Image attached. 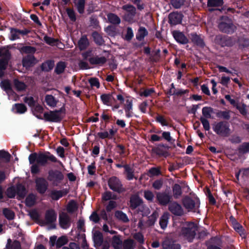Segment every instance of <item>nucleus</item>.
Instances as JSON below:
<instances>
[{
	"mask_svg": "<svg viewBox=\"0 0 249 249\" xmlns=\"http://www.w3.org/2000/svg\"><path fill=\"white\" fill-rule=\"evenodd\" d=\"M143 202L142 200L138 195H133L130 198L129 207L132 210L136 209Z\"/></svg>",
	"mask_w": 249,
	"mask_h": 249,
	"instance_id": "obj_22",
	"label": "nucleus"
},
{
	"mask_svg": "<svg viewBox=\"0 0 249 249\" xmlns=\"http://www.w3.org/2000/svg\"><path fill=\"white\" fill-rule=\"evenodd\" d=\"M172 214L177 216H181L184 214L181 205L175 201H172Z\"/></svg>",
	"mask_w": 249,
	"mask_h": 249,
	"instance_id": "obj_28",
	"label": "nucleus"
},
{
	"mask_svg": "<svg viewBox=\"0 0 249 249\" xmlns=\"http://www.w3.org/2000/svg\"><path fill=\"white\" fill-rule=\"evenodd\" d=\"M132 100L129 99L126 100V103L124 105V109L127 118H130L132 117V112L131 111L132 109Z\"/></svg>",
	"mask_w": 249,
	"mask_h": 249,
	"instance_id": "obj_38",
	"label": "nucleus"
},
{
	"mask_svg": "<svg viewBox=\"0 0 249 249\" xmlns=\"http://www.w3.org/2000/svg\"><path fill=\"white\" fill-rule=\"evenodd\" d=\"M11 56V53L9 50H6L4 51L3 56L0 59V70L4 71L6 69Z\"/></svg>",
	"mask_w": 249,
	"mask_h": 249,
	"instance_id": "obj_19",
	"label": "nucleus"
},
{
	"mask_svg": "<svg viewBox=\"0 0 249 249\" xmlns=\"http://www.w3.org/2000/svg\"><path fill=\"white\" fill-rule=\"evenodd\" d=\"M45 101L48 106L51 107H55L58 100H56L53 96L51 94H47L45 97Z\"/></svg>",
	"mask_w": 249,
	"mask_h": 249,
	"instance_id": "obj_35",
	"label": "nucleus"
},
{
	"mask_svg": "<svg viewBox=\"0 0 249 249\" xmlns=\"http://www.w3.org/2000/svg\"><path fill=\"white\" fill-rule=\"evenodd\" d=\"M239 47L241 49L247 48L249 46V39L244 37H241L238 39Z\"/></svg>",
	"mask_w": 249,
	"mask_h": 249,
	"instance_id": "obj_61",
	"label": "nucleus"
},
{
	"mask_svg": "<svg viewBox=\"0 0 249 249\" xmlns=\"http://www.w3.org/2000/svg\"><path fill=\"white\" fill-rule=\"evenodd\" d=\"M190 36L192 42L194 44L201 48L205 46V42L203 39L201 37L200 35H197L196 33H192Z\"/></svg>",
	"mask_w": 249,
	"mask_h": 249,
	"instance_id": "obj_21",
	"label": "nucleus"
},
{
	"mask_svg": "<svg viewBox=\"0 0 249 249\" xmlns=\"http://www.w3.org/2000/svg\"><path fill=\"white\" fill-rule=\"evenodd\" d=\"M100 98L104 105L108 106L112 98V95L110 94H103L101 95Z\"/></svg>",
	"mask_w": 249,
	"mask_h": 249,
	"instance_id": "obj_59",
	"label": "nucleus"
},
{
	"mask_svg": "<svg viewBox=\"0 0 249 249\" xmlns=\"http://www.w3.org/2000/svg\"><path fill=\"white\" fill-rule=\"evenodd\" d=\"M29 163L32 164L31 167V172L32 174H38L40 170L39 165L44 166L49 164V161L62 164L57 158L50 152H39L31 153L28 157Z\"/></svg>",
	"mask_w": 249,
	"mask_h": 249,
	"instance_id": "obj_1",
	"label": "nucleus"
},
{
	"mask_svg": "<svg viewBox=\"0 0 249 249\" xmlns=\"http://www.w3.org/2000/svg\"><path fill=\"white\" fill-rule=\"evenodd\" d=\"M10 33L11 36L10 37V39L11 40H15L16 39L20 38V34L19 33V29L11 28Z\"/></svg>",
	"mask_w": 249,
	"mask_h": 249,
	"instance_id": "obj_58",
	"label": "nucleus"
},
{
	"mask_svg": "<svg viewBox=\"0 0 249 249\" xmlns=\"http://www.w3.org/2000/svg\"><path fill=\"white\" fill-rule=\"evenodd\" d=\"M172 36L176 41L181 44H186L189 42V39L183 32L178 30L172 32Z\"/></svg>",
	"mask_w": 249,
	"mask_h": 249,
	"instance_id": "obj_16",
	"label": "nucleus"
},
{
	"mask_svg": "<svg viewBox=\"0 0 249 249\" xmlns=\"http://www.w3.org/2000/svg\"><path fill=\"white\" fill-rule=\"evenodd\" d=\"M6 249H21L20 242L15 240L12 243L11 239L9 238L6 244Z\"/></svg>",
	"mask_w": 249,
	"mask_h": 249,
	"instance_id": "obj_36",
	"label": "nucleus"
},
{
	"mask_svg": "<svg viewBox=\"0 0 249 249\" xmlns=\"http://www.w3.org/2000/svg\"><path fill=\"white\" fill-rule=\"evenodd\" d=\"M108 185L111 190L119 194L126 191L125 188L123 187L121 181L115 176L111 177L108 179Z\"/></svg>",
	"mask_w": 249,
	"mask_h": 249,
	"instance_id": "obj_8",
	"label": "nucleus"
},
{
	"mask_svg": "<svg viewBox=\"0 0 249 249\" xmlns=\"http://www.w3.org/2000/svg\"><path fill=\"white\" fill-rule=\"evenodd\" d=\"M170 197L169 195L161 193H157L155 202L159 203L160 205H166L170 202Z\"/></svg>",
	"mask_w": 249,
	"mask_h": 249,
	"instance_id": "obj_20",
	"label": "nucleus"
},
{
	"mask_svg": "<svg viewBox=\"0 0 249 249\" xmlns=\"http://www.w3.org/2000/svg\"><path fill=\"white\" fill-rule=\"evenodd\" d=\"M168 218V214L167 213H164L160 218L159 223L162 229H164L167 227Z\"/></svg>",
	"mask_w": 249,
	"mask_h": 249,
	"instance_id": "obj_57",
	"label": "nucleus"
},
{
	"mask_svg": "<svg viewBox=\"0 0 249 249\" xmlns=\"http://www.w3.org/2000/svg\"><path fill=\"white\" fill-rule=\"evenodd\" d=\"M59 222L60 227L63 228H66V226L70 224V217L65 213H62L59 216Z\"/></svg>",
	"mask_w": 249,
	"mask_h": 249,
	"instance_id": "obj_25",
	"label": "nucleus"
},
{
	"mask_svg": "<svg viewBox=\"0 0 249 249\" xmlns=\"http://www.w3.org/2000/svg\"><path fill=\"white\" fill-rule=\"evenodd\" d=\"M162 246L163 249H171V238L169 236H166L162 243Z\"/></svg>",
	"mask_w": 249,
	"mask_h": 249,
	"instance_id": "obj_64",
	"label": "nucleus"
},
{
	"mask_svg": "<svg viewBox=\"0 0 249 249\" xmlns=\"http://www.w3.org/2000/svg\"><path fill=\"white\" fill-rule=\"evenodd\" d=\"M91 36L95 43L99 46L103 45L105 41L102 36L97 31H95L92 33Z\"/></svg>",
	"mask_w": 249,
	"mask_h": 249,
	"instance_id": "obj_32",
	"label": "nucleus"
},
{
	"mask_svg": "<svg viewBox=\"0 0 249 249\" xmlns=\"http://www.w3.org/2000/svg\"><path fill=\"white\" fill-rule=\"evenodd\" d=\"M66 62L64 61H59L56 64L54 70V72L57 74H61L64 71V70L66 69Z\"/></svg>",
	"mask_w": 249,
	"mask_h": 249,
	"instance_id": "obj_43",
	"label": "nucleus"
},
{
	"mask_svg": "<svg viewBox=\"0 0 249 249\" xmlns=\"http://www.w3.org/2000/svg\"><path fill=\"white\" fill-rule=\"evenodd\" d=\"M239 155L249 153V142H244L237 147Z\"/></svg>",
	"mask_w": 249,
	"mask_h": 249,
	"instance_id": "obj_34",
	"label": "nucleus"
},
{
	"mask_svg": "<svg viewBox=\"0 0 249 249\" xmlns=\"http://www.w3.org/2000/svg\"><path fill=\"white\" fill-rule=\"evenodd\" d=\"M182 203L184 207L188 212L199 213L200 202L197 196L191 197L186 196L182 199Z\"/></svg>",
	"mask_w": 249,
	"mask_h": 249,
	"instance_id": "obj_3",
	"label": "nucleus"
},
{
	"mask_svg": "<svg viewBox=\"0 0 249 249\" xmlns=\"http://www.w3.org/2000/svg\"><path fill=\"white\" fill-rule=\"evenodd\" d=\"M229 122L226 121H221L213 124V130L220 137H228L231 132Z\"/></svg>",
	"mask_w": 249,
	"mask_h": 249,
	"instance_id": "obj_5",
	"label": "nucleus"
},
{
	"mask_svg": "<svg viewBox=\"0 0 249 249\" xmlns=\"http://www.w3.org/2000/svg\"><path fill=\"white\" fill-rule=\"evenodd\" d=\"M183 17L180 12H172V25L181 24Z\"/></svg>",
	"mask_w": 249,
	"mask_h": 249,
	"instance_id": "obj_37",
	"label": "nucleus"
},
{
	"mask_svg": "<svg viewBox=\"0 0 249 249\" xmlns=\"http://www.w3.org/2000/svg\"><path fill=\"white\" fill-rule=\"evenodd\" d=\"M124 173L126 174V179L128 180H131L135 178L134 169L129 164L125 166ZM135 178L137 179L136 178Z\"/></svg>",
	"mask_w": 249,
	"mask_h": 249,
	"instance_id": "obj_39",
	"label": "nucleus"
},
{
	"mask_svg": "<svg viewBox=\"0 0 249 249\" xmlns=\"http://www.w3.org/2000/svg\"><path fill=\"white\" fill-rule=\"evenodd\" d=\"M122 9L125 11L127 13H129L132 16H135L136 14V8L131 4H125L122 6Z\"/></svg>",
	"mask_w": 249,
	"mask_h": 249,
	"instance_id": "obj_49",
	"label": "nucleus"
},
{
	"mask_svg": "<svg viewBox=\"0 0 249 249\" xmlns=\"http://www.w3.org/2000/svg\"><path fill=\"white\" fill-rule=\"evenodd\" d=\"M68 239L66 236H61L57 239L56 235H53L50 237L49 244L51 247L56 246L57 249H59L64 245L67 244Z\"/></svg>",
	"mask_w": 249,
	"mask_h": 249,
	"instance_id": "obj_10",
	"label": "nucleus"
},
{
	"mask_svg": "<svg viewBox=\"0 0 249 249\" xmlns=\"http://www.w3.org/2000/svg\"><path fill=\"white\" fill-rule=\"evenodd\" d=\"M3 214L9 220L13 219L15 215L14 212L8 208H4L2 210Z\"/></svg>",
	"mask_w": 249,
	"mask_h": 249,
	"instance_id": "obj_53",
	"label": "nucleus"
},
{
	"mask_svg": "<svg viewBox=\"0 0 249 249\" xmlns=\"http://www.w3.org/2000/svg\"><path fill=\"white\" fill-rule=\"evenodd\" d=\"M115 217L124 223H127L129 221V219L126 214L121 211H117L115 213Z\"/></svg>",
	"mask_w": 249,
	"mask_h": 249,
	"instance_id": "obj_47",
	"label": "nucleus"
},
{
	"mask_svg": "<svg viewBox=\"0 0 249 249\" xmlns=\"http://www.w3.org/2000/svg\"><path fill=\"white\" fill-rule=\"evenodd\" d=\"M107 17L108 21L112 24L118 25L121 23L120 18L115 14L109 13L107 15Z\"/></svg>",
	"mask_w": 249,
	"mask_h": 249,
	"instance_id": "obj_41",
	"label": "nucleus"
},
{
	"mask_svg": "<svg viewBox=\"0 0 249 249\" xmlns=\"http://www.w3.org/2000/svg\"><path fill=\"white\" fill-rule=\"evenodd\" d=\"M93 238L94 243L99 246H101L103 243L104 239L103 234L100 231H95Z\"/></svg>",
	"mask_w": 249,
	"mask_h": 249,
	"instance_id": "obj_42",
	"label": "nucleus"
},
{
	"mask_svg": "<svg viewBox=\"0 0 249 249\" xmlns=\"http://www.w3.org/2000/svg\"><path fill=\"white\" fill-rule=\"evenodd\" d=\"M12 110L16 113L23 114L27 111V108L22 103H16L13 105Z\"/></svg>",
	"mask_w": 249,
	"mask_h": 249,
	"instance_id": "obj_29",
	"label": "nucleus"
},
{
	"mask_svg": "<svg viewBox=\"0 0 249 249\" xmlns=\"http://www.w3.org/2000/svg\"><path fill=\"white\" fill-rule=\"evenodd\" d=\"M77 209V206L75 202L72 200L68 203L67 210L68 213H73Z\"/></svg>",
	"mask_w": 249,
	"mask_h": 249,
	"instance_id": "obj_62",
	"label": "nucleus"
},
{
	"mask_svg": "<svg viewBox=\"0 0 249 249\" xmlns=\"http://www.w3.org/2000/svg\"><path fill=\"white\" fill-rule=\"evenodd\" d=\"M218 28L220 32L227 34H232L236 29L232 19L226 16L220 17Z\"/></svg>",
	"mask_w": 249,
	"mask_h": 249,
	"instance_id": "obj_2",
	"label": "nucleus"
},
{
	"mask_svg": "<svg viewBox=\"0 0 249 249\" xmlns=\"http://www.w3.org/2000/svg\"><path fill=\"white\" fill-rule=\"evenodd\" d=\"M54 66V61L48 60L42 63L40 66L41 70L42 71L49 72L51 71Z\"/></svg>",
	"mask_w": 249,
	"mask_h": 249,
	"instance_id": "obj_30",
	"label": "nucleus"
},
{
	"mask_svg": "<svg viewBox=\"0 0 249 249\" xmlns=\"http://www.w3.org/2000/svg\"><path fill=\"white\" fill-rule=\"evenodd\" d=\"M215 114L217 118L227 121L229 120L231 118L230 110L222 111L215 110Z\"/></svg>",
	"mask_w": 249,
	"mask_h": 249,
	"instance_id": "obj_33",
	"label": "nucleus"
},
{
	"mask_svg": "<svg viewBox=\"0 0 249 249\" xmlns=\"http://www.w3.org/2000/svg\"><path fill=\"white\" fill-rule=\"evenodd\" d=\"M14 85L18 91H23L26 88V85L23 82L20 81L18 79H15L14 80Z\"/></svg>",
	"mask_w": 249,
	"mask_h": 249,
	"instance_id": "obj_55",
	"label": "nucleus"
},
{
	"mask_svg": "<svg viewBox=\"0 0 249 249\" xmlns=\"http://www.w3.org/2000/svg\"><path fill=\"white\" fill-rule=\"evenodd\" d=\"M35 183L37 192L41 195L44 194L48 188L49 183L44 178H37L35 179Z\"/></svg>",
	"mask_w": 249,
	"mask_h": 249,
	"instance_id": "obj_11",
	"label": "nucleus"
},
{
	"mask_svg": "<svg viewBox=\"0 0 249 249\" xmlns=\"http://www.w3.org/2000/svg\"><path fill=\"white\" fill-rule=\"evenodd\" d=\"M215 42L222 47H231L233 45V42L231 37L223 35H216L215 37Z\"/></svg>",
	"mask_w": 249,
	"mask_h": 249,
	"instance_id": "obj_12",
	"label": "nucleus"
},
{
	"mask_svg": "<svg viewBox=\"0 0 249 249\" xmlns=\"http://www.w3.org/2000/svg\"><path fill=\"white\" fill-rule=\"evenodd\" d=\"M215 112L213 108L211 107H203L202 109V113L204 118L206 119H211L212 117L211 116L212 113H214Z\"/></svg>",
	"mask_w": 249,
	"mask_h": 249,
	"instance_id": "obj_40",
	"label": "nucleus"
},
{
	"mask_svg": "<svg viewBox=\"0 0 249 249\" xmlns=\"http://www.w3.org/2000/svg\"><path fill=\"white\" fill-rule=\"evenodd\" d=\"M89 41L86 35L81 36L78 41V46L80 51L85 50L89 46Z\"/></svg>",
	"mask_w": 249,
	"mask_h": 249,
	"instance_id": "obj_26",
	"label": "nucleus"
},
{
	"mask_svg": "<svg viewBox=\"0 0 249 249\" xmlns=\"http://www.w3.org/2000/svg\"><path fill=\"white\" fill-rule=\"evenodd\" d=\"M64 178L62 172L58 170H50L48 171L47 179L52 182L54 186H57Z\"/></svg>",
	"mask_w": 249,
	"mask_h": 249,
	"instance_id": "obj_7",
	"label": "nucleus"
},
{
	"mask_svg": "<svg viewBox=\"0 0 249 249\" xmlns=\"http://www.w3.org/2000/svg\"><path fill=\"white\" fill-rule=\"evenodd\" d=\"M57 215L53 209L48 210L46 212L45 219L47 224H50L56 220Z\"/></svg>",
	"mask_w": 249,
	"mask_h": 249,
	"instance_id": "obj_23",
	"label": "nucleus"
},
{
	"mask_svg": "<svg viewBox=\"0 0 249 249\" xmlns=\"http://www.w3.org/2000/svg\"><path fill=\"white\" fill-rule=\"evenodd\" d=\"M81 55L84 60H88L90 64L92 65L102 66L107 62V58L105 56L99 57L94 55L91 50H89L81 53Z\"/></svg>",
	"mask_w": 249,
	"mask_h": 249,
	"instance_id": "obj_6",
	"label": "nucleus"
},
{
	"mask_svg": "<svg viewBox=\"0 0 249 249\" xmlns=\"http://www.w3.org/2000/svg\"><path fill=\"white\" fill-rule=\"evenodd\" d=\"M223 4V0H208L207 1V6L208 7H220Z\"/></svg>",
	"mask_w": 249,
	"mask_h": 249,
	"instance_id": "obj_50",
	"label": "nucleus"
},
{
	"mask_svg": "<svg viewBox=\"0 0 249 249\" xmlns=\"http://www.w3.org/2000/svg\"><path fill=\"white\" fill-rule=\"evenodd\" d=\"M11 155L4 150H0V160H3L5 162H8L10 160Z\"/></svg>",
	"mask_w": 249,
	"mask_h": 249,
	"instance_id": "obj_52",
	"label": "nucleus"
},
{
	"mask_svg": "<svg viewBox=\"0 0 249 249\" xmlns=\"http://www.w3.org/2000/svg\"><path fill=\"white\" fill-rule=\"evenodd\" d=\"M69 192L68 189L65 188L61 190H53L49 194V196L53 200H58L60 198L66 196Z\"/></svg>",
	"mask_w": 249,
	"mask_h": 249,
	"instance_id": "obj_15",
	"label": "nucleus"
},
{
	"mask_svg": "<svg viewBox=\"0 0 249 249\" xmlns=\"http://www.w3.org/2000/svg\"><path fill=\"white\" fill-rule=\"evenodd\" d=\"M117 132V130L110 129L109 131H105L104 132H98L96 135L101 139H112L113 137Z\"/></svg>",
	"mask_w": 249,
	"mask_h": 249,
	"instance_id": "obj_24",
	"label": "nucleus"
},
{
	"mask_svg": "<svg viewBox=\"0 0 249 249\" xmlns=\"http://www.w3.org/2000/svg\"><path fill=\"white\" fill-rule=\"evenodd\" d=\"M0 86L2 89L6 91L12 90L11 84L9 80L5 79L1 81Z\"/></svg>",
	"mask_w": 249,
	"mask_h": 249,
	"instance_id": "obj_54",
	"label": "nucleus"
},
{
	"mask_svg": "<svg viewBox=\"0 0 249 249\" xmlns=\"http://www.w3.org/2000/svg\"><path fill=\"white\" fill-rule=\"evenodd\" d=\"M90 25L95 29L100 30L101 27L99 25V21L96 16H92L90 18Z\"/></svg>",
	"mask_w": 249,
	"mask_h": 249,
	"instance_id": "obj_51",
	"label": "nucleus"
},
{
	"mask_svg": "<svg viewBox=\"0 0 249 249\" xmlns=\"http://www.w3.org/2000/svg\"><path fill=\"white\" fill-rule=\"evenodd\" d=\"M43 117L46 121L54 123H60L63 118V116L57 114L54 110L45 112Z\"/></svg>",
	"mask_w": 249,
	"mask_h": 249,
	"instance_id": "obj_13",
	"label": "nucleus"
},
{
	"mask_svg": "<svg viewBox=\"0 0 249 249\" xmlns=\"http://www.w3.org/2000/svg\"><path fill=\"white\" fill-rule=\"evenodd\" d=\"M21 51L25 53H34L36 51V48L31 46H25L21 48Z\"/></svg>",
	"mask_w": 249,
	"mask_h": 249,
	"instance_id": "obj_63",
	"label": "nucleus"
},
{
	"mask_svg": "<svg viewBox=\"0 0 249 249\" xmlns=\"http://www.w3.org/2000/svg\"><path fill=\"white\" fill-rule=\"evenodd\" d=\"M134 36V33L131 27H127L126 28V33L124 37V39L127 41H130Z\"/></svg>",
	"mask_w": 249,
	"mask_h": 249,
	"instance_id": "obj_60",
	"label": "nucleus"
},
{
	"mask_svg": "<svg viewBox=\"0 0 249 249\" xmlns=\"http://www.w3.org/2000/svg\"><path fill=\"white\" fill-rule=\"evenodd\" d=\"M170 146L167 144L160 143L152 149L153 153L158 155L160 157L166 158L170 155Z\"/></svg>",
	"mask_w": 249,
	"mask_h": 249,
	"instance_id": "obj_9",
	"label": "nucleus"
},
{
	"mask_svg": "<svg viewBox=\"0 0 249 249\" xmlns=\"http://www.w3.org/2000/svg\"><path fill=\"white\" fill-rule=\"evenodd\" d=\"M36 202V196L33 194H30L25 199V204L28 207H32Z\"/></svg>",
	"mask_w": 249,
	"mask_h": 249,
	"instance_id": "obj_48",
	"label": "nucleus"
},
{
	"mask_svg": "<svg viewBox=\"0 0 249 249\" xmlns=\"http://www.w3.org/2000/svg\"><path fill=\"white\" fill-rule=\"evenodd\" d=\"M197 231L196 224L194 222H189L186 223L185 226L181 227L180 234L185 238L188 242H192L195 237Z\"/></svg>",
	"mask_w": 249,
	"mask_h": 249,
	"instance_id": "obj_4",
	"label": "nucleus"
},
{
	"mask_svg": "<svg viewBox=\"0 0 249 249\" xmlns=\"http://www.w3.org/2000/svg\"><path fill=\"white\" fill-rule=\"evenodd\" d=\"M5 194L8 198H14L17 195L15 185L8 187L6 190Z\"/></svg>",
	"mask_w": 249,
	"mask_h": 249,
	"instance_id": "obj_46",
	"label": "nucleus"
},
{
	"mask_svg": "<svg viewBox=\"0 0 249 249\" xmlns=\"http://www.w3.org/2000/svg\"><path fill=\"white\" fill-rule=\"evenodd\" d=\"M181 186L178 184H175L172 186V197L175 199H178L181 197L182 192V189H184L187 188V190L189 189V186L185 182H181Z\"/></svg>",
	"mask_w": 249,
	"mask_h": 249,
	"instance_id": "obj_14",
	"label": "nucleus"
},
{
	"mask_svg": "<svg viewBox=\"0 0 249 249\" xmlns=\"http://www.w3.org/2000/svg\"><path fill=\"white\" fill-rule=\"evenodd\" d=\"M148 35L147 30L143 26H140L136 34V38L139 41H142L144 40L145 37Z\"/></svg>",
	"mask_w": 249,
	"mask_h": 249,
	"instance_id": "obj_27",
	"label": "nucleus"
},
{
	"mask_svg": "<svg viewBox=\"0 0 249 249\" xmlns=\"http://www.w3.org/2000/svg\"><path fill=\"white\" fill-rule=\"evenodd\" d=\"M123 242L118 236H114L112 239V245L115 249H121L122 248Z\"/></svg>",
	"mask_w": 249,
	"mask_h": 249,
	"instance_id": "obj_44",
	"label": "nucleus"
},
{
	"mask_svg": "<svg viewBox=\"0 0 249 249\" xmlns=\"http://www.w3.org/2000/svg\"><path fill=\"white\" fill-rule=\"evenodd\" d=\"M15 187L17 195V199H21L24 198L28 193V191L26 188L25 184L18 182L16 183Z\"/></svg>",
	"mask_w": 249,
	"mask_h": 249,
	"instance_id": "obj_17",
	"label": "nucleus"
},
{
	"mask_svg": "<svg viewBox=\"0 0 249 249\" xmlns=\"http://www.w3.org/2000/svg\"><path fill=\"white\" fill-rule=\"evenodd\" d=\"M233 229L238 232L241 236L245 237L246 236V232L245 229L243 226L239 222L232 226Z\"/></svg>",
	"mask_w": 249,
	"mask_h": 249,
	"instance_id": "obj_45",
	"label": "nucleus"
},
{
	"mask_svg": "<svg viewBox=\"0 0 249 249\" xmlns=\"http://www.w3.org/2000/svg\"><path fill=\"white\" fill-rule=\"evenodd\" d=\"M36 57L31 54H28L24 57L22 60V64L23 67L28 69L36 64Z\"/></svg>",
	"mask_w": 249,
	"mask_h": 249,
	"instance_id": "obj_18",
	"label": "nucleus"
},
{
	"mask_svg": "<svg viewBox=\"0 0 249 249\" xmlns=\"http://www.w3.org/2000/svg\"><path fill=\"white\" fill-rule=\"evenodd\" d=\"M73 2L78 12L80 14H83L85 11L86 0H73Z\"/></svg>",
	"mask_w": 249,
	"mask_h": 249,
	"instance_id": "obj_31",
	"label": "nucleus"
},
{
	"mask_svg": "<svg viewBox=\"0 0 249 249\" xmlns=\"http://www.w3.org/2000/svg\"><path fill=\"white\" fill-rule=\"evenodd\" d=\"M134 242L131 239L124 240L123 243V249H134Z\"/></svg>",
	"mask_w": 249,
	"mask_h": 249,
	"instance_id": "obj_56",
	"label": "nucleus"
}]
</instances>
